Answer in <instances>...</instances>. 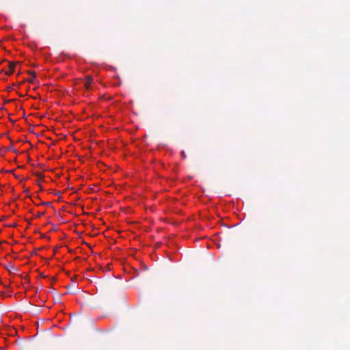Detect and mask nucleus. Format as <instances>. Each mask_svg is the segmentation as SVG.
I'll list each match as a JSON object with an SVG mask.
<instances>
[{
  "instance_id": "nucleus-5",
  "label": "nucleus",
  "mask_w": 350,
  "mask_h": 350,
  "mask_svg": "<svg viewBox=\"0 0 350 350\" xmlns=\"http://www.w3.org/2000/svg\"><path fill=\"white\" fill-rule=\"evenodd\" d=\"M38 176H39L40 178H43V177H42V176L41 174H39Z\"/></svg>"
},
{
  "instance_id": "nucleus-3",
  "label": "nucleus",
  "mask_w": 350,
  "mask_h": 350,
  "mask_svg": "<svg viewBox=\"0 0 350 350\" xmlns=\"http://www.w3.org/2000/svg\"><path fill=\"white\" fill-rule=\"evenodd\" d=\"M36 79V74L35 72L31 73V77L27 79V81L30 83H33Z\"/></svg>"
},
{
  "instance_id": "nucleus-4",
  "label": "nucleus",
  "mask_w": 350,
  "mask_h": 350,
  "mask_svg": "<svg viewBox=\"0 0 350 350\" xmlns=\"http://www.w3.org/2000/svg\"><path fill=\"white\" fill-rule=\"evenodd\" d=\"M43 215H44V213H38V216H39V217H41V216H42Z\"/></svg>"
},
{
  "instance_id": "nucleus-6",
  "label": "nucleus",
  "mask_w": 350,
  "mask_h": 350,
  "mask_svg": "<svg viewBox=\"0 0 350 350\" xmlns=\"http://www.w3.org/2000/svg\"><path fill=\"white\" fill-rule=\"evenodd\" d=\"M12 269H13L14 271L16 270V269L15 267H14L13 266L12 267Z\"/></svg>"
},
{
  "instance_id": "nucleus-1",
  "label": "nucleus",
  "mask_w": 350,
  "mask_h": 350,
  "mask_svg": "<svg viewBox=\"0 0 350 350\" xmlns=\"http://www.w3.org/2000/svg\"><path fill=\"white\" fill-rule=\"evenodd\" d=\"M16 66V63L15 62H9L8 69L3 70L7 75H10L14 72V69Z\"/></svg>"
},
{
  "instance_id": "nucleus-2",
  "label": "nucleus",
  "mask_w": 350,
  "mask_h": 350,
  "mask_svg": "<svg viewBox=\"0 0 350 350\" xmlns=\"http://www.w3.org/2000/svg\"><path fill=\"white\" fill-rule=\"evenodd\" d=\"M92 82V78L90 76L85 77L84 85L86 89H89Z\"/></svg>"
}]
</instances>
